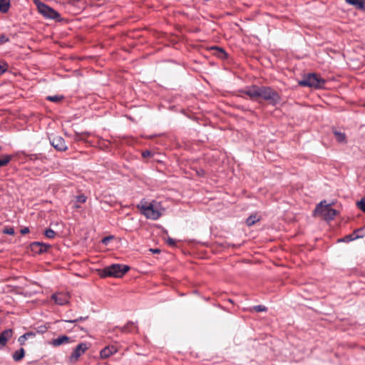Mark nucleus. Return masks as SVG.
<instances>
[{
  "instance_id": "23",
  "label": "nucleus",
  "mask_w": 365,
  "mask_h": 365,
  "mask_svg": "<svg viewBox=\"0 0 365 365\" xmlns=\"http://www.w3.org/2000/svg\"><path fill=\"white\" fill-rule=\"evenodd\" d=\"M11 160V157L9 155L3 156L0 158V168L7 165Z\"/></svg>"
},
{
  "instance_id": "3",
  "label": "nucleus",
  "mask_w": 365,
  "mask_h": 365,
  "mask_svg": "<svg viewBox=\"0 0 365 365\" xmlns=\"http://www.w3.org/2000/svg\"><path fill=\"white\" fill-rule=\"evenodd\" d=\"M325 83V81L315 73H308L303 79L299 81V84L304 87L321 88Z\"/></svg>"
},
{
  "instance_id": "24",
  "label": "nucleus",
  "mask_w": 365,
  "mask_h": 365,
  "mask_svg": "<svg viewBox=\"0 0 365 365\" xmlns=\"http://www.w3.org/2000/svg\"><path fill=\"white\" fill-rule=\"evenodd\" d=\"M45 236L49 239H53L56 236V232L51 229H48L45 231Z\"/></svg>"
},
{
  "instance_id": "4",
  "label": "nucleus",
  "mask_w": 365,
  "mask_h": 365,
  "mask_svg": "<svg viewBox=\"0 0 365 365\" xmlns=\"http://www.w3.org/2000/svg\"><path fill=\"white\" fill-rule=\"evenodd\" d=\"M37 9L43 16L51 19H56L59 17V14L52 8L40 1V0H34Z\"/></svg>"
},
{
  "instance_id": "29",
  "label": "nucleus",
  "mask_w": 365,
  "mask_h": 365,
  "mask_svg": "<svg viewBox=\"0 0 365 365\" xmlns=\"http://www.w3.org/2000/svg\"><path fill=\"white\" fill-rule=\"evenodd\" d=\"M8 66L6 63H0V75L5 73L7 70Z\"/></svg>"
},
{
  "instance_id": "22",
  "label": "nucleus",
  "mask_w": 365,
  "mask_h": 365,
  "mask_svg": "<svg viewBox=\"0 0 365 365\" xmlns=\"http://www.w3.org/2000/svg\"><path fill=\"white\" fill-rule=\"evenodd\" d=\"M88 318V317H80L76 319H65L62 320L61 322H67V323H71V324H76V322L84 321Z\"/></svg>"
},
{
  "instance_id": "19",
  "label": "nucleus",
  "mask_w": 365,
  "mask_h": 365,
  "mask_svg": "<svg viewBox=\"0 0 365 365\" xmlns=\"http://www.w3.org/2000/svg\"><path fill=\"white\" fill-rule=\"evenodd\" d=\"M137 330V327L133 322H128L126 325L123 327V331L124 332H133Z\"/></svg>"
},
{
  "instance_id": "26",
  "label": "nucleus",
  "mask_w": 365,
  "mask_h": 365,
  "mask_svg": "<svg viewBox=\"0 0 365 365\" xmlns=\"http://www.w3.org/2000/svg\"><path fill=\"white\" fill-rule=\"evenodd\" d=\"M252 309L257 312H262L267 311V307L263 305H257L252 307Z\"/></svg>"
},
{
  "instance_id": "7",
  "label": "nucleus",
  "mask_w": 365,
  "mask_h": 365,
  "mask_svg": "<svg viewBox=\"0 0 365 365\" xmlns=\"http://www.w3.org/2000/svg\"><path fill=\"white\" fill-rule=\"evenodd\" d=\"M88 349V346L86 343L82 342L76 346L73 349L71 356V361H76L78 358L83 355Z\"/></svg>"
},
{
  "instance_id": "6",
  "label": "nucleus",
  "mask_w": 365,
  "mask_h": 365,
  "mask_svg": "<svg viewBox=\"0 0 365 365\" xmlns=\"http://www.w3.org/2000/svg\"><path fill=\"white\" fill-rule=\"evenodd\" d=\"M51 145L58 151H65L67 150L64 139L59 135H53L49 138Z\"/></svg>"
},
{
  "instance_id": "10",
  "label": "nucleus",
  "mask_w": 365,
  "mask_h": 365,
  "mask_svg": "<svg viewBox=\"0 0 365 365\" xmlns=\"http://www.w3.org/2000/svg\"><path fill=\"white\" fill-rule=\"evenodd\" d=\"M260 86H252L247 88L243 93L250 96L251 99H256L259 98Z\"/></svg>"
},
{
  "instance_id": "21",
  "label": "nucleus",
  "mask_w": 365,
  "mask_h": 365,
  "mask_svg": "<svg viewBox=\"0 0 365 365\" xmlns=\"http://www.w3.org/2000/svg\"><path fill=\"white\" fill-rule=\"evenodd\" d=\"M258 220L259 218L256 215H250L247 218L246 223L248 226H252Z\"/></svg>"
},
{
  "instance_id": "36",
  "label": "nucleus",
  "mask_w": 365,
  "mask_h": 365,
  "mask_svg": "<svg viewBox=\"0 0 365 365\" xmlns=\"http://www.w3.org/2000/svg\"><path fill=\"white\" fill-rule=\"evenodd\" d=\"M150 155V152L149 151H146L145 153H143V156H146V155Z\"/></svg>"
},
{
  "instance_id": "34",
  "label": "nucleus",
  "mask_w": 365,
  "mask_h": 365,
  "mask_svg": "<svg viewBox=\"0 0 365 365\" xmlns=\"http://www.w3.org/2000/svg\"><path fill=\"white\" fill-rule=\"evenodd\" d=\"M24 335L26 336V338H30V337H34L35 336V334L33 333V332H27L26 334H24Z\"/></svg>"
},
{
  "instance_id": "28",
  "label": "nucleus",
  "mask_w": 365,
  "mask_h": 365,
  "mask_svg": "<svg viewBox=\"0 0 365 365\" xmlns=\"http://www.w3.org/2000/svg\"><path fill=\"white\" fill-rule=\"evenodd\" d=\"M357 206L361 211L365 212V197L357 202Z\"/></svg>"
},
{
  "instance_id": "38",
  "label": "nucleus",
  "mask_w": 365,
  "mask_h": 365,
  "mask_svg": "<svg viewBox=\"0 0 365 365\" xmlns=\"http://www.w3.org/2000/svg\"><path fill=\"white\" fill-rule=\"evenodd\" d=\"M218 49H219V50H220L222 53L225 54V51H224V50H223V49H222V48H218Z\"/></svg>"
},
{
  "instance_id": "40",
  "label": "nucleus",
  "mask_w": 365,
  "mask_h": 365,
  "mask_svg": "<svg viewBox=\"0 0 365 365\" xmlns=\"http://www.w3.org/2000/svg\"><path fill=\"white\" fill-rule=\"evenodd\" d=\"M363 230L361 232H358L357 234L358 235H364V233H362Z\"/></svg>"
},
{
  "instance_id": "2",
  "label": "nucleus",
  "mask_w": 365,
  "mask_h": 365,
  "mask_svg": "<svg viewBox=\"0 0 365 365\" xmlns=\"http://www.w3.org/2000/svg\"><path fill=\"white\" fill-rule=\"evenodd\" d=\"M259 93V98L267 101L272 106H276L281 101V97L279 94L270 87L260 86Z\"/></svg>"
},
{
  "instance_id": "5",
  "label": "nucleus",
  "mask_w": 365,
  "mask_h": 365,
  "mask_svg": "<svg viewBox=\"0 0 365 365\" xmlns=\"http://www.w3.org/2000/svg\"><path fill=\"white\" fill-rule=\"evenodd\" d=\"M142 212L147 218L154 220L158 219L161 215V212L158 207L152 203L148 205L143 206Z\"/></svg>"
},
{
  "instance_id": "14",
  "label": "nucleus",
  "mask_w": 365,
  "mask_h": 365,
  "mask_svg": "<svg viewBox=\"0 0 365 365\" xmlns=\"http://www.w3.org/2000/svg\"><path fill=\"white\" fill-rule=\"evenodd\" d=\"M323 214L324 219L327 221H329L335 217V216L337 215V211L327 205L323 210Z\"/></svg>"
},
{
  "instance_id": "31",
  "label": "nucleus",
  "mask_w": 365,
  "mask_h": 365,
  "mask_svg": "<svg viewBox=\"0 0 365 365\" xmlns=\"http://www.w3.org/2000/svg\"><path fill=\"white\" fill-rule=\"evenodd\" d=\"M4 232L8 235H14V230L12 227L6 228L4 230Z\"/></svg>"
},
{
  "instance_id": "27",
  "label": "nucleus",
  "mask_w": 365,
  "mask_h": 365,
  "mask_svg": "<svg viewBox=\"0 0 365 365\" xmlns=\"http://www.w3.org/2000/svg\"><path fill=\"white\" fill-rule=\"evenodd\" d=\"M63 98L62 96H49L47 97V100L52 101V102H58Z\"/></svg>"
},
{
  "instance_id": "35",
  "label": "nucleus",
  "mask_w": 365,
  "mask_h": 365,
  "mask_svg": "<svg viewBox=\"0 0 365 365\" xmlns=\"http://www.w3.org/2000/svg\"><path fill=\"white\" fill-rule=\"evenodd\" d=\"M21 234H23V235H24V234H26V233L29 232V227H24V228L21 229Z\"/></svg>"
},
{
  "instance_id": "1",
  "label": "nucleus",
  "mask_w": 365,
  "mask_h": 365,
  "mask_svg": "<svg viewBox=\"0 0 365 365\" xmlns=\"http://www.w3.org/2000/svg\"><path fill=\"white\" fill-rule=\"evenodd\" d=\"M130 269L129 266L120 264H113L105 267L103 271L102 277H121Z\"/></svg>"
},
{
  "instance_id": "11",
  "label": "nucleus",
  "mask_w": 365,
  "mask_h": 365,
  "mask_svg": "<svg viewBox=\"0 0 365 365\" xmlns=\"http://www.w3.org/2000/svg\"><path fill=\"white\" fill-rule=\"evenodd\" d=\"M13 335V331L11 329H8L2 331L0 334V349L4 348L9 339L11 338Z\"/></svg>"
},
{
  "instance_id": "20",
  "label": "nucleus",
  "mask_w": 365,
  "mask_h": 365,
  "mask_svg": "<svg viewBox=\"0 0 365 365\" xmlns=\"http://www.w3.org/2000/svg\"><path fill=\"white\" fill-rule=\"evenodd\" d=\"M334 134L336 138V140L339 143L346 142V135L344 133H341L337 130L334 131Z\"/></svg>"
},
{
  "instance_id": "12",
  "label": "nucleus",
  "mask_w": 365,
  "mask_h": 365,
  "mask_svg": "<svg viewBox=\"0 0 365 365\" xmlns=\"http://www.w3.org/2000/svg\"><path fill=\"white\" fill-rule=\"evenodd\" d=\"M70 342H71L70 337L66 335H61L56 339H53L52 341L50 342V344L54 347H56L64 344H68Z\"/></svg>"
},
{
  "instance_id": "9",
  "label": "nucleus",
  "mask_w": 365,
  "mask_h": 365,
  "mask_svg": "<svg viewBox=\"0 0 365 365\" xmlns=\"http://www.w3.org/2000/svg\"><path fill=\"white\" fill-rule=\"evenodd\" d=\"M50 247V245L40 242H34L31 244V250L37 254L46 252Z\"/></svg>"
},
{
  "instance_id": "8",
  "label": "nucleus",
  "mask_w": 365,
  "mask_h": 365,
  "mask_svg": "<svg viewBox=\"0 0 365 365\" xmlns=\"http://www.w3.org/2000/svg\"><path fill=\"white\" fill-rule=\"evenodd\" d=\"M69 295L67 293L58 292L52 294L51 299L58 305H65L69 302Z\"/></svg>"
},
{
  "instance_id": "25",
  "label": "nucleus",
  "mask_w": 365,
  "mask_h": 365,
  "mask_svg": "<svg viewBox=\"0 0 365 365\" xmlns=\"http://www.w3.org/2000/svg\"><path fill=\"white\" fill-rule=\"evenodd\" d=\"M76 200L77 202L84 203L86 202L87 197L85 195H79L76 197Z\"/></svg>"
},
{
  "instance_id": "33",
  "label": "nucleus",
  "mask_w": 365,
  "mask_h": 365,
  "mask_svg": "<svg viewBox=\"0 0 365 365\" xmlns=\"http://www.w3.org/2000/svg\"><path fill=\"white\" fill-rule=\"evenodd\" d=\"M167 242L169 245L173 246V247L175 246V244H176L175 240H173V238H170V237L168 238Z\"/></svg>"
},
{
  "instance_id": "30",
  "label": "nucleus",
  "mask_w": 365,
  "mask_h": 365,
  "mask_svg": "<svg viewBox=\"0 0 365 365\" xmlns=\"http://www.w3.org/2000/svg\"><path fill=\"white\" fill-rule=\"evenodd\" d=\"M27 339L28 338H26V336L23 334L21 336H19L18 341L21 345H24Z\"/></svg>"
},
{
  "instance_id": "37",
  "label": "nucleus",
  "mask_w": 365,
  "mask_h": 365,
  "mask_svg": "<svg viewBox=\"0 0 365 365\" xmlns=\"http://www.w3.org/2000/svg\"><path fill=\"white\" fill-rule=\"evenodd\" d=\"M153 252L155 253H157V252H159V250L156 249V250H152Z\"/></svg>"
},
{
  "instance_id": "16",
  "label": "nucleus",
  "mask_w": 365,
  "mask_h": 365,
  "mask_svg": "<svg viewBox=\"0 0 365 365\" xmlns=\"http://www.w3.org/2000/svg\"><path fill=\"white\" fill-rule=\"evenodd\" d=\"M345 1L358 9L365 11V0H345Z\"/></svg>"
},
{
  "instance_id": "39",
  "label": "nucleus",
  "mask_w": 365,
  "mask_h": 365,
  "mask_svg": "<svg viewBox=\"0 0 365 365\" xmlns=\"http://www.w3.org/2000/svg\"><path fill=\"white\" fill-rule=\"evenodd\" d=\"M109 239H110L109 237H106V238H104L103 242L108 241Z\"/></svg>"
},
{
  "instance_id": "13",
  "label": "nucleus",
  "mask_w": 365,
  "mask_h": 365,
  "mask_svg": "<svg viewBox=\"0 0 365 365\" xmlns=\"http://www.w3.org/2000/svg\"><path fill=\"white\" fill-rule=\"evenodd\" d=\"M117 351V348L113 345L106 346L100 351L101 358L107 359L116 353Z\"/></svg>"
},
{
  "instance_id": "17",
  "label": "nucleus",
  "mask_w": 365,
  "mask_h": 365,
  "mask_svg": "<svg viewBox=\"0 0 365 365\" xmlns=\"http://www.w3.org/2000/svg\"><path fill=\"white\" fill-rule=\"evenodd\" d=\"M10 0H0V11L1 13H7L10 9Z\"/></svg>"
},
{
  "instance_id": "32",
  "label": "nucleus",
  "mask_w": 365,
  "mask_h": 365,
  "mask_svg": "<svg viewBox=\"0 0 365 365\" xmlns=\"http://www.w3.org/2000/svg\"><path fill=\"white\" fill-rule=\"evenodd\" d=\"M7 41H9V38L6 36H0V44H3L4 43H6Z\"/></svg>"
},
{
  "instance_id": "15",
  "label": "nucleus",
  "mask_w": 365,
  "mask_h": 365,
  "mask_svg": "<svg viewBox=\"0 0 365 365\" xmlns=\"http://www.w3.org/2000/svg\"><path fill=\"white\" fill-rule=\"evenodd\" d=\"M362 230H363V228L358 229V230H355L351 235H346L341 240H339V241L349 242L353 241L354 240L361 238V237H363V235H358L357 233L361 232L362 231Z\"/></svg>"
},
{
  "instance_id": "18",
  "label": "nucleus",
  "mask_w": 365,
  "mask_h": 365,
  "mask_svg": "<svg viewBox=\"0 0 365 365\" xmlns=\"http://www.w3.org/2000/svg\"><path fill=\"white\" fill-rule=\"evenodd\" d=\"M25 352L24 349L23 348H21L20 349L16 351L13 354V359L16 361H19L21 359H23L24 356Z\"/></svg>"
}]
</instances>
